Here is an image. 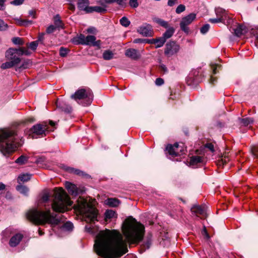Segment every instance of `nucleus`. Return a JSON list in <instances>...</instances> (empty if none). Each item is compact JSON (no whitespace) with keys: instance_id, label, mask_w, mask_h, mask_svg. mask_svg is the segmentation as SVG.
Instances as JSON below:
<instances>
[{"instance_id":"f257e3e1","label":"nucleus","mask_w":258,"mask_h":258,"mask_svg":"<svg viewBox=\"0 0 258 258\" xmlns=\"http://www.w3.org/2000/svg\"><path fill=\"white\" fill-rule=\"evenodd\" d=\"M94 248L103 258L120 257L128 251L126 242L120 232L115 230L100 231L96 237Z\"/></svg>"},{"instance_id":"f03ea898","label":"nucleus","mask_w":258,"mask_h":258,"mask_svg":"<svg viewBox=\"0 0 258 258\" xmlns=\"http://www.w3.org/2000/svg\"><path fill=\"white\" fill-rule=\"evenodd\" d=\"M122 233L129 244H138L143 239L144 226L135 218L129 217L125 219L122 225Z\"/></svg>"},{"instance_id":"7ed1b4c3","label":"nucleus","mask_w":258,"mask_h":258,"mask_svg":"<svg viewBox=\"0 0 258 258\" xmlns=\"http://www.w3.org/2000/svg\"><path fill=\"white\" fill-rule=\"evenodd\" d=\"M20 139L23 143V138L18 137L16 130L4 128L0 130V152L6 157H9L14 153L22 144L17 142Z\"/></svg>"},{"instance_id":"20e7f679","label":"nucleus","mask_w":258,"mask_h":258,"mask_svg":"<svg viewBox=\"0 0 258 258\" xmlns=\"http://www.w3.org/2000/svg\"><path fill=\"white\" fill-rule=\"evenodd\" d=\"M27 219L36 225H44L48 223L57 225L60 222V219L56 214L51 213L50 209L41 211L36 209L29 210L26 213Z\"/></svg>"},{"instance_id":"39448f33","label":"nucleus","mask_w":258,"mask_h":258,"mask_svg":"<svg viewBox=\"0 0 258 258\" xmlns=\"http://www.w3.org/2000/svg\"><path fill=\"white\" fill-rule=\"evenodd\" d=\"M75 210L83 216L87 223H94L97 221V210L87 199L79 197L74 205Z\"/></svg>"},{"instance_id":"423d86ee","label":"nucleus","mask_w":258,"mask_h":258,"mask_svg":"<svg viewBox=\"0 0 258 258\" xmlns=\"http://www.w3.org/2000/svg\"><path fill=\"white\" fill-rule=\"evenodd\" d=\"M72 204L70 197L62 187L55 188L54 199L51 205L53 211L63 213L69 210Z\"/></svg>"},{"instance_id":"0eeeda50","label":"nucleus","mask_w":258,"mask_h":258,"mask_svg":"<svg viewBox=\"0 0 258 258\" xmlns=\"http://www.w3.org/2000/svg\"><path fill=\"white\" fill-rule=\"evenodd\" d=\"M71 98L76 101L80 100H84V106L91 104L93 98V94L91 90L89 88H81L78 89L71 96Z\"/></svg>"},{"instance_id":"6e6552de","label":"nucleus","mask_w":258,"mask_h":258,"mask_svg":"<svg viewBox=\"0 0 258 258\" xmlns=\"http://www.w3.org/2000/svg\"><path fill=\"white\" fill-rule=\"evenodd\" d=\"M49 131L47 121L34 125L29 131V136L32 139L42 138Z\"/></svg>"},{"instance_id":"1a4fd4ad","label":"nucleus","mask_w":258,"mask_h":258,"mask_svg":"<svg viewBox=\"0 0 258 258\" xmlns=\"http://www.w3.org/2000/svg\"><path fill=\"white\" fill-rule=\"evenodd\" d=\"M165 151L167 152L169 155L172 157L180 156L182 154H185V149L183 147V144L179 145L178 143H176L173 145L168 144L166 147Z\"/></svg>"},{"instance_id":"9d476101","label":"nucleus","mask_w":258,"mask_h":258,"mask_svg":"<svg viewBox=\"0 0 258 258\" xmlns=\"http://www.w3.org/2000/svg\"><path fill=\"white\" fill-rule=\"evenodd\" d=\"M179 48V45L176 42L170 41L166 44L164 54L167 57H170L177 53Z\"/></svg>"},{"instance_id":"9b49d317","label":"nucleus","mask_w":258,"mask_h":258,"mask_svg":"<svg viewBox=\"0 0 258 258\" xmlns=\"http://www.w3.org/2000/svg\"><path fill=\"white\" fill-rule=\"evenodd\" d=\"M196 15L195 13H190L183 17L180 23V27L182 31L186 33L189 32V28L187 27L196 19Z\"/></svg>"},{"instance_id":"f8f14e48","label":"nucleus","mask_w":258,"mask_h":258,"mask_svg":"<svg viewBox=\"0 0 258 258\" xmlns=\"http://www.w3.org/2000/svg\"><path fill=\"white\" fill-rule=\"evenodd\" d=\"M7 51L6 52V57L9 60V61H7L5 63H3L1 66V68L2 69H7L9 68H12L13 67L18 64L21 61V59L18 56H16L15 54L9 55L8 56L7 55Z\"/></svg>"},{"instance_id":"ddd939ff","label":"nucleus","mask_w":258,"mask_h":258,"mask_svg":"<svg viewBox=\"0 0 258 258\" xmlns=\"http://www.w3.org/2000/svg\"><path fill=\"white\" fill-rule=\"evenodd\" d=\"M7 55L15 54L20 58V56L25 54L26 55H29L30 54V51L24 47L20 48L19 49L10 48L7 50Z\"/></svg>"},{"instance_id":"4468645a","label":"nucleus","mask_w":258,"mask_h":258,"mask_svg":"<svg viewBox=\"0 0 258 258\" xmlns=\"http://www.w3.org/2000/svg\"><path fill=\"white\" fill-rule=\"evenodd\" d=\"M191 212L197 217H205L206 216V208L203 206L194 205L191 208Z\"/></svg>"},{"instance_id":"2eb2a0df","label":"nucleus","mask_w":258,"mask_h":258,"mask_svg":"<svg viewBox=\"0 0 258 258\" xmlns=\"http://www.w3.org/2000/svg\"><path fill=\"white\" fill-rule=\"evenodd\" d=\"M138 32L144 36H151L152 34V26L149 24H145L139 27Z\"/></svg>"},{"instance_id":"dca6fc26","label":"nucleus","mask_w":258,"mask_h":258,"mask_svg":"<svg viewBox=\"0 0 258 258\" xmlns=\"http://www.w3.org/2000/svg\"><path fill=\"white\" fill-rule=\"evenodd\" d=\"M101 41H96V37L93 35H88L86 37L85 44L84 45H92L100 47Z\"/></svg>"},{"instance_id":"f3484780","label":"nucleus","mask_w":258,"mask_h":258,"mask_svg":"<svg viewBox=\"0 0 258 258\" xmlns=\"http://www.w3.org/2000/svg\"><path fill=\"white\" fill-rule=\"evenodd\" d=\"M56 105L58 109L67 113H69L72 111V107L64 102L57 100L56 102Z\"/></svg>"},{"instance_id":"a211bd4d","label":"nucleus","mask_w":258,"mask_h":258,"mask_svg":"<svg viewBox=\"0 0 258 258\" xmlns=\"http://www.w3.org/2000/svg\"><path fill=\"white\" fill-rule=\"evenodd\" d=\"M23 237V235L20 233H17L10 239L9 244L11 247H15L18 245Z\"/></svg>"},{"instance_id":"6ab92c4d","label":"nucleus","mask_w":258,"mask_h":258,"mask_svg":"<svg viewBox=\"0 0 258 258\" xmlns=\"http://www.w3.org/2000/svg\"><path fill=\"white\" fill-rule=\"evenodd\" d=\"M205 163V158L199 156H193L190 159V165L192 166H198Z\"/></svg>"},{"instance_id":"aec40b11","label":"nucleus","mask_w":258,"mask_h":258,"mask_svg":"<svg viewBox=\"0 0 258 258\" xmlns=\"http://www.w3.org/2000/svg\"><path fill=\"white\" fill-rule=\"evenodd\" d=\"M77 5L80 10L83 11L87 14L90 5L89 0H78Z\"/></svg>"},{"instance_id":"412c9836","label":"nucleus","mask_w":258,"mask_h":258,"mask_svg":"<svg viewBox=\"0 0 258 258\" xmlns=\"http://www.w3.org/2000/svg\"><path fill=\"white\" fill-rule=\"evenodd\" d=\"M126 56L131 57L134 59H137L140 57V53L138 51L135 49L129 48L125 51Z\"/></svg>"},{"instance_id":"4be33fe9","label":"nucleus","mask_w":258,"mask_h":258,"mask_svg":"<svg viewBox=\"0 0 258 258\" xmlns=\"http://www.w3.org/2000/svg\"><path fill=\"white\" fill-rule=\"evenodd\" d=\"M66 187L68 192L72 195L76 196L78 194V188L76 185L70 182H66Z\"/></svg>"},{"instance_id":"5701e85b","label":"nucleus","mask_w":258,"mask_h":258,"mask_svg":"<svg viewBox=\"0 0 258 258\" xmlns=\"http://www.w3.org/2000/svg\"><path fill=\"white\" fill-rule=\"evenodd\" d=\"M86 37L84 35L80 34L79 35L74 37L72 39V42L75 44H85Z\"/></svg>"},{"instance_id":"b1692460","label":"nucleus","mask_w":258,"mask_h":258,"mask_svg":"<svg viewBox=\"0 0 258 258\" xmlns=\"http://www.w3.org/2000/svg\"><path fill=\"white\" fill-rule=\"evenodd\" d=\"M233 30L235 35L238 37L241 36L247 32L245 27L242 25H238L236 28Z\"/></svg>"},{"instance_id":"393cba45","label":"nucleus","mask_w":258,"mask_h":258,"mask_svg":"<svg viewBox=\"0 0 258 258\" xmlns=\"http://www.w3.org/2000/svg\"><path fill=\"white\" fill-rule=\"evenodd\" d=\"M16 24L20 26H27L32 24V21L27 20L21 19L20 18H14Z\"/></svg>"},{"instance_id":"a878e982","label":"nucleus","mask_w":258,"mask_h":258,"mask_svg":"<svg viewBox=\"0 0 258 258\" xmlns=\"http://www.w3.org/2000/svg\"><path fill=\"white\" fill-rule=\"evenodd\" d=\"M166 31L163 34L162 37L166 41L167 39L170 38L172 36L175 32V29L172 27H168Z\"/></svg>"},{"instance_id":"bb28decb","label":"nucleus","mask_w":258,"mask_h":258,"mask_svg":"<svg viewBox=\"0 0 258 258\" xmlns=\"http://www.w3.org/2000/svg\"><path fill=\"white\" fill-rule=\"evenodd\" d=\"M88 13H92L93 12H97L98 13H105V9L103 7H100V6H89V9L88 10Z\"/></svg>"},{"instance_id":"cd10ccee","label":"nucleus","mask_w":258,"mask_h":258,"mask_svg":"<svg viewBox=\"0 0 258 258\" xmlns=\"http://www.w3.org/2000/svg\"><path fill=\"white\" fill-rule=\"evenodd\" d=\"M153 21L160 25L161 26L165 28H168V23L159 18L155 17L153 18Z\"/></svg>"},{"instance_id":"c85d7f7f","label":"nucleus","mask_w":258,"mask_h":258,"mask_svg":"<svg viewBox=\"0 0 258 258\" xmlns=\"http://www.w3.org/2000/svg\"><path fill=\"white\" fill-rule=\"evenodd\" d=\"M215 13L217 17H222L223 16H224L225 21L228 18L225 11L221 8H216L215 9Z\"/></svg>"},{"instance_id":"c756f323","label":"nucleus","mask_w":258,"mask_h":258,"mask_svg":"<svg viewBox=\"0 0 258 258\" xmlns=\"http://www.w3.org/2000/svg\"><path fill=\"white\" fill-rule=\"evenodd\" d=\"M105 220L106 222L111 219L114 218L115 216V213L114 211L111 210H106L105 214Z\"/></svg>"},{"instance_id":"7c9ffc66","label":"nucleus","mask_w":258,"mask_h":258,"mask_svg":"<svg viewBox=\"0 0 258 258\" xmlns=\"http://www.w3.org/2000/svg\"><path fill=\"white\" fill-rule=\"evenodd\" d=\"M64 169L69 173H74L76 175H81L83 173V172L81 170L77 169H75L72 167L64 166Z\"/></svg>"},{"instance_id":"2f4dec72","label":"nucleus","mask_w":258,"mask_h":258,"mask_svg":"<svg viewBox=\"0 0 258 258\" xmlns=\"http://www.w3.org/2000/svg\"><path fill=\"white\" fill-rule=\"evenodd\" d=\"M113 53L109 50H105L103 53V58L105 60H110L113 57Z\"/></svg>"},{"instance_id":"473e14b6","label":"nucleus","mask_w":258,"mask_h":258,"mask_svg":"<svg viewBox=\"0 0 258 258\" xmlns=\"http://www.w3.org/2000/svg\"><path fill=\"white\" fill-rule=\"evenodd\" d=\"M31 178V175L28 173L21 174L19 176L18 178V181L26 182L29 180Z\"/></svg>"},{"instance_id":"72a5a7b5","label":"nucleus","mask_w":258,"mask_h":258,"mask_svg":"<svg viewBox=\"0 0 258 258\" xmlns=\"http://www.w3.org/2000/svg\"><path fill=\"white\" fill-rule=\"evenodd\" d=\"M107 203L110 207H115L119 205V201L117 199L110 198L108 199Z\"/></svg>"},{"instance_id":"f704fd0d","label":"nucleus","mask_w":258,"mask_h":258,"mask_svg":"<svg viewBox=\"0 0 258 258\" xmlns=\"http://www.w3.org/2000/svg\"><path fill=\"white\" fill-rule=\"evenodd\" d=\"M165 42L166 41L165 40V39L163 38L162 36L158 38H156L155 44L156 45L155 47L157 48L162 47L164 44Z\"/></svg>"},{"instance_id":"c9c22d12","label":"nucleus","mask_w":258,"mask_h":258,"mask_svg":"<svg viewBox=\"0 0 258 258\" xmlns=\"http://www.w3.org/2000/svg\"><path fill=\"white\" fill-rule=\"evenodd\" d=\"M28 158L24 155H21L15 161V163L20 164L23 165L27 163L28 161Z\"/></svg>"},{"instance_id":"e433bc0d","label":"nucleus","mask_w":258,"mask_h":258,"mask_svg":"<svg viewBox=\"0 0 258 258\" xmlns=\"http://www.w3.org/2000/svg\"><path fill=\"white\" fill-rule=\"evenodd\" d=\"M16 189L20 193L24 195H27L29 191V189L27 186L22 185H17Z\"/></svg>"},{"instance_id":"4c0bfd02","label":"nucleus","mask_w":258,"mask_h":258,"mask_svg":"<svg viewBox=\"0 0 258 258\" xmlns=\"http://www.w3.org/2000/svg\"><path fill=\"white\" fill-rule=\"evenodd\" d=\"M54 24L55 26L58 28L62 27V21H61L60 17L58 15H56L54 17Z\"/></svg>"},{"instance_id":"58836bf2","label":"nucleus","mask_w":258,"mask_h":258,"mask_svg":"<svg viewBox=\"0 0 258 258\" xmlns=\"http://www.w3.org/2000/svg\"><path fill=\"white\" fill-rule=\"evenodd\" d=\"M224 16H223L222 17H217V18H211L209 20V21L212 23L224 22L225 19H224Z\"/></svg>"},{"instance_id":"ea45409f","label":"nucleus","mask_w":258,"mask_h":258,"mask_svg":"<svg viewBox=\"0 0 258 258\" xmlns=\"http://www.w3.org/2000/svg\"><path fill=\"white\" fill-rule=\"evenodd\" d=\"M120 24L124 26L125 27L128 26L130 25V21L128 20V19L125 17H122L119 21Z\"/></svg>"},{"instance_id":"a19ab883","label":"nucleus","mask_w":258,"mask_h":258,"mask_svg":"<svg viewBox=\"0 0 258 258\" xmlns=\"http://www.w3.org/2000/svg\"><path fill=\"white\" fill-rule=\"evenodd\" d=\"M151 244V236H148L143 244V247L145 249H148Z\"/></svg>"},{"instance_id":"79ce46f5","label":"nucleus","mask_w":258,"mask_h":258,"mask_svg":"<svg viewBox=\"0 0 258 258\" xmlns=\"http://www.w3.org/2000/svg\"><path fill=\"white\" fill-rule=\"evenodd\" d=\"M250 151L253 156L258 158V145L251 146Z\"/></svg>"},{"instance_id":"37998d69","label":"nucleus","mask_w":258,"mask_h":258,"mask_svg":"<svg viewBox=\"0 0 258 258\" xmlns=\"http://www.w3.org/2000/svg\"><path fill=\"white\" fill-rule=\"evenodd\" d=\"M12 41L15 44L22 45L24 44L22 38L20 37H14L12 38Z\"/></svg>"},{"instance_id":"c03bdc74","label":"nucleus","mask_w":258,"mask_h":258,"mask_svg":"<svg viewBox=\"0 0 258 258\" xmlns=\"http://www.w3.org/2000/svg\"><path fill=\"white\" fill-rule=\"evenodd\" d=\"M253 119L251 118H245L241 119V122L245 126H247L248 124L253 122Z\"/></svg>"},{"instance_id":"a18cd8bd","label":"nucleus","mask_w":258,"mask_h":258,"mask_svg":"<svg viewBox=\"0 0 258 258\" xmlns=\"http://www.w3.org/2000/svg\"><path fill=\"white\" fill-rule=\"evenodd\" d=\"M69 51V50L68 49L63 47H61L59 49V55L61 57H65L67 56Z\"/></svg>"},{"instance_id":"49530a36","label":"nucleus","mask_w":258,"mask_h":258,"mask_svg":"<svg viewBox=\"0 0 258 258\" xmlns=\"http://www.w3.org/2000/svg\"><path fill=\"white\" fill-rule=\"evenodd\" d=\"M8 25L0 19V31L6 30L8 28Z\"/></svg>"},{"instance_id":"de8ad7c7","label":"nucleus","mask_w":258,"mask_h":258,"mask_svg":"<svg viewBox=\"0 0 258 258\" xmlns=\"http://www.w3.org/2000/svg\"><path fill=\"white\" fill-rule=\"evenodd\" d=\"M38 43L36 41L30 42L28 46L32 50H35L38 45Z\"/></svg>"},{"instance_id":"09e8293b","label":"nucleus","mask_w":258,"mask_h":258,"mask_svg":"<svg viewBox=\"0 0 258 258\" xmlns=\"http://www.w3.org/2000/svg\"><path fill=\"white\" fill-rule=\"evenodd\" d=\"M31 66V62L29 60L24 61L21 66L19 67L20 69H26Z\"/></svg>"},{"instance_id":"8fccbe9b","label":"nucleus","mask_w":258,"mask_h":258,"mask_svg":"<svg viewBox=\"0 0 258 258\" xmlns=\"http://www.w3.org/2000/svg\"><path fill=\"white\" fill-rule=\"evenodd\" d=\"M45 162H46V158L44 156H41V157H38L36 161V163L37 164H40L42 165L45 164Z\"/></svg>"},{"instance_id":"3c124183","label":"nucleus","mask_w":258,"mask_h":258,"mask_svg":"<svg viewBox=\"0 0 258 258\" xmlns=\"http://www.w3.org/2000/svg\"><path fill=\"white\" fill-rule=\"evenodd\" d=\"M210 27V25L206 24L201 27L200 31L202 34H205L209 31Z\"/></svg>"},{"instance_id":"603ef678","label":"nucleus","mask_w":258,"mask_h":258,"mask_svg":"<svg viewBox=\"0 0 258 258\" xmlns=\"http://www.w3.org/2000/svg\"><path fill=\"white\" fill-rule=\"evenodd\" d=\"M49 200V195L48 193H44L41 198V202L43 203H47Z\"/></svg>"},{"instance_id":"864d4df0","label":"nucleus","mask_w":258,"mask_h":258,"mask_svg":"<svg viewBox=\"0 0 258 258\" xmlns=\"http://www.w3.org/2000/svg\"><path fill=\"white\" fill-rule=\"evenodd\" d=\"M58 28L55 25H50L49 27H48L46 29V33L48 34H50L54 32V31L56 29V28Z\"/></svg>"},{"instance_id":"5fc2aeb1","label":"nucleus","mask_w":258,"mask_h":258,"mask_svg":"<svg viewBox=\"0 0 258 258\" xmlns=\"http://www.w3.org/2000/svg\"><path fill=\"white\" fill-rule=\"evenodd\" d=\"M63 227L66 230L70 231L73 228V224L70 222H67L63 225Z\"/></svg>"},{"instance_id":"6e6d98bb","label":"nucleus","mask_w":258,"mask_h":258,"mask_svg":"<svg viewBox=\"0 0 258 258\" xmlns=\"http://www.w3.org/2000/svg\"><path fill=\"white\" fill-rule=\"evenodd\" d=\"M185 10V7L183 5H179L176 9V13L177 14H180L184 12Z\"/></svg>"},{"instance_id":"4d7b16f0","label":"nucleus","mask_w":258,"mask_h":258,"mask_svg":"<svg viewBox=\"0 0 258 258\" xmlns=\"http://www.w3.org/2000/svg\"><path fill=\"white\" fill-rule=\"evenodd\" d=\"M97 3L100 5V7H103L105 9V13L107 11V4L106 3V1L105 0H99L97 2Z\"/></svg>"},{"instance_id":"13d9d810","label":"nucleus","mask_w":258,"mask_h":258,"mask_svg":"<svg viewBox=\"0 0 258 258\" xmlns=\"http://www.w3.org/2000/svg\"><path fill=\"white\" fill-rule=\"evenodd\" d=\"M44 33H39L38 37V39L36 40L37 42L43 44V41L44 39Z\"/></svg>"},{"instance_id":"bf43d9fd","label":"nucleus","mask_w":258,"mask_h":258,"mask_svg":"<svg viewBox=\"0 0 258 258\" xmlns=\"http://www.w3.org/2000/svg\"><path fill=\"white\" fill-rule=\"evenodd\" d=\"M130 5L133 8H137L138 6V0H130Z\"/></svg>"},{"instance_id":"052dcab7","label":"nucleus","mask_w":258,"mask_h":258,"mask_svg":"<svg viewBox=\"0 0 258 258\" xmlns=\"http://www.w3.org/2000/svg\"><path fill=\"white\" fill-rule=\"evenodd\" d=\"M146 39L137 38L135 39L133 42L134 43H146Z\"/></svg>"},{"instance_id":"680f3d73","label":"nucleus","mask_w":258,"mask_h":258,"mask_svg":"<svg viewBox=\"0 0 258 258\" xmlns=\"http://www.w3.org/2000/svg\"><path fill=\"white\" fill-rule=\"evenodd\" d=\"M164 80L161 78H158L156 79L155 84L157 86H161L164 84Z\"/></svg>"},{"instance_id":"e2e57ef3","label":"nucleus","mask_w":258,"mask_h":258,"mask_svg":"<svg viewBox=\"0 0 258 258\" xmlns=\"http://www.w3.org/2000/svg\"><path fill=\"white\" fill-rule=\"evenodd\" d=\"M24 0H14L11 3L15 6H19L22 4Z\"/></svg>"},{"instance_id":"0e129e2a","label":"nucleus","mask_w":258,"mask_h":258,"mask_svg":"<svg viewBox=\"0 0 258 258\" xmlns=\"http://www.w3.org/2000/svg\"><path fill=\"white\" fill-rule=\"evenodd\" d=\"M205 147L209 149L211 152H214V147L212 143H207L205 145Z\"/></svg>"},{"instance_id":"69168bd1","label":"nucleus","mask_w":258,"mask_h":258,"mask_svg":"<svg viewBox=\"0 0 258 258\" xmlns=\"http://www.w3.org/2000/svg\"><path fill=\"white\" fill-rule=\"evenodd\" d=\"M251 34L255 37L256 40L258 41V28L252 29L251 30Z\"/></svg>"},{"instance_id":"338daca9","label":"nucleus","mask_w":258,"mask_h":258,"mask_svg":"<svg viewBox=\"0 0 258 258\" xmlns=\"http://www.w3.org/2000/svg\"><path fill=\"white\" fill-rule=\"evenodd\" d=\"M85 230L87 232L89 233H92L93 231V227L91 225H86L85 226Z\"/></svg>"},{"instance_id":"774afa93","label":"nucleus","mask_w":258,"mask_h":258,"mask_svg":"<svg viewBox=\"0 0 258 258\" xmlns=\"http://www.w3.org/2000/svg\"><path fill=\"white\" fill-rule=\"evenodd\" d=\"M160 68L161 70L164 72V73H166L168 72V69L165 66V65L162 64L160 66Z\"/></svg>"}]
</instances>
